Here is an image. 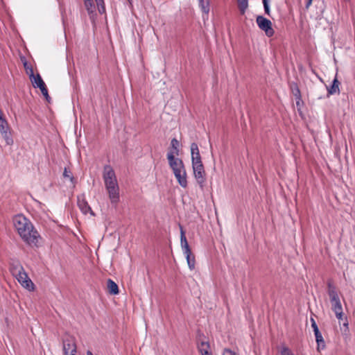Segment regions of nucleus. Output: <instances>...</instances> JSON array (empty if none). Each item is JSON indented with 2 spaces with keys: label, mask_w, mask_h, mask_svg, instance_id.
<instances>
[{
  "label": "nucleus",
  "mask_w": 355,
  "mask_h": 355,
  "mask_svg": "<svg viewBox=\"0 0 355 355\" xmlns=\"http://www.w3.org/2000/svg\"><path fill=\"white\" fill-rule=\"evenodd\" d=\"M85 6L89 12H92L94 10V5L92 0H85Z\"/></svg>",
  "instance_id": "obj_24"
},
{
  "label": "nucleus",
  "mask_w": 355,
  "mask_h": 355,
  "mask_svg": "<svg viewBox=\"0 0 355 355\" xmlns=\"http://www.w3.org/2000/svg\"><path fill=\"white\" fill-rule=\"evenodd\" d=\"M43 96L45 97V98L46 99V101H49V99H50L51 98H50V96H49V93H48V92H47V93H46L45 94H44Z\"/></svg>",
  "instance_id": "obj_35"
},
{
  "label": "nucleus",
  "mask_w": 355,
  "mask_h": 355,
  "mask_svg": "<svg viewBox=\"0 0 355 355\" xmlns=\"http://www.w3.org/2000/svg\"><path fill=\"white\" fill-rule=\"evenodd\" d=\"M180 243L183 253L186 257L188 266L190 270H193L195 268L196 263L195 257L192 254L191 248L185 236V232L182 227H180Z\"/></svg>",
  "instance_id": "obj_5"
},
{
  "label": "nucleus",
  "mask_w": 355,
  "mask_h": 355,
  "mask_svg": "<svg viewBox=\"0 0 355 355\" xmlns=\"http://www.w3.org/2000/svg\"><path fill=\"white\" fill-rule=\"evenodd\" d=\"M263 8H264L265 13L267 15L270 16V6H269L268 2L263 3Z\"/></svg>",
  "instance_id": "obj_29"
},
{
  "label": "nucleus",
  "mask_w": 355,
  "mask_h": 355,
  "mask_svg": "<svg viewBox=\"0 0 355 355\" xmlns=\"http://www.w3.org/2000/svg\"><path fill=\"white\" fill-rule=\"evenodd\" d=\"M312 1L313 0H308L306 5V8H308L311 4Z\"/></svg>",
  "instance_id": "obj_36"
},
{
  "label": "nucleus",
  "mask_w": 355,
  "mask_h": 355,
  "mask_svg": "<svg viewBox=\"0 0 355 355\" xmlns=\"http://www.w3.org/2000/svg\"><path fill=\"white\" fill-rule=\"evenodd\" d=\"M96 3L98 6V10L101 13H103L105 11V7L103 5V0H96Z\"/></svg>",
  "instance_id": "obj_27"
},
{
  "label": "nucleus",
  "mask_w": 355,
  "mask_h": 355,
  "mask_svg": "<svg viewBox=\"0 0 355 355\" xmlns=\"http://www.w3.org/2000/svg\"><path fill=\"white\" fill-rule=\"evenodd\" d=\"M30 80L35 88L40 89V87L45 85L44 80L39 73H37V75H34L33 77L30 78Z\"/></svg>",
  "instance_id": "obj_15"
},
{
  "label": "nucleus",
  "mask_w": 355,
  "mask_h": 355,
  "mask_svg": "<svg viewBox=\"0 0 355 355\" xmlns=\"http://www.w3.org/2000/svg\"><path fill=\"white\" fill-rule=\"evenodd\" d=\"M199 6L203 12L208 14L209 12V0H199Z\"/></svg>",
  "instance_id": "obj_20"
},
{
  "label": "nucleus",
  "mask_w": 355,
  "mask_h": 355,
  "mask_svg": "<svg viewBox=\"0 0 355 355\" xmlns=\"http://www.w3.org/2000/svg\"><path fill=\"white\" fill-rule=\"evenodd\" d=\"M77 205L83 214H87V213H90L92 215H94L92 208L86 200L85 194L78 196Z\"/></svg>",
  "instance_id": "obj_11"
},
{
  "label": "nucleus",
  "mask_w": 355,
  "mask_h": 355,
  "mask_svg": "<svg viewBox=\"0 0 355 355\" xmlns=\"http://www.w3.org/2000/svg\"><path fill=\"white\" fill-rule=\"evenodd\" d=\"M334 313L338 320L340 330L343 334L347 335L348 328V320L347 316L343 313L341 303L337 295L334 293Z\"/></svg>",
  "instance_id": "obj_4"
},
{
  "label": "nucleus",
  "mask_w": 355,
  "mask_h": 355,
  "mask_svg": "<svg viewBox=\"0 0 355 355\" xmlns=\"http://www.w3.org/2000/svg\"><path fill=\"white\" fill-rule=\"evenodd\" d=\"M340 82L337 80L336 77H334V94L335 93H338L339 94L340 93V89H339V85H340Z\"/></svg>",
  "instance_id": "obj_28"
},
{
  "label": "nucleus",
  "mask_w": 355,
  "mask_h": 355,
  "mask_svg": "<svg viewBox=\"0 0 355 355\" xmlns=\"http://www.w3.org/2000/svg\"><path fill=\"white\" fill-rule=\"evenodd\" d=\"M63 177L64 178H69L71 182H73L74 180V178L72 175V173L66 167L64 168L63 171Z\"/></svg>",
  "instance_id": "obj_23"
},
{
  "label": "nucleus",
  "mask_w": 355,
  "mask_h": 355,
  "mask_svg": "<svg viewBox=\"0 0 355 355\" xmlns=\"http://www.w3.org/2000/svg\"><path fill=\"white\" fill-rule=\"evenodd\" d=\"M281 355H295L291 350L287 347H282L281 349Z\"/></svg>",
  "instance_id": "obj_26"
},
{
  "label": "nucleus",
  "mask_w": 355,
  "mask_h": 355,
  "mask_svg": "<svg viewBox=\"0 0 355 355\" xmlns=\"http://www.w3.org/2000/svg\"><path fill=\"white\" fill-rule=\"evenodd\" d=\"M191 153L192 165L202 163L201 160V156L200 155L198 146L196 143H192L191 144Z\"/></svg>",
  "instance_id": "obj_13"
},
{
  "label": "nucleus",
  "mask_w": 355,
  "mask_h": 355,
  "mask_svg": "<svg viewBox=\"0 0 355 355\" xmlns=\"http://www.w3.org/2000/svg\"><path fill=\"white\" fill-rule=\"evenodd\" d=\"M12 223L17 233L26 243L30 245H37L40 235L29 219L22 214H18L13 217Z\"/></svg>",
  "instance_id": "obj_1"
},
{
  "label": "nucleus",
  "mask_w": 355,
  "mask_h": 355,
  "mask_svg": "<svg viewBox=\"0 0 355 355\" xmlns=\"http://www.w3.org/2000/svg\"><path fill=\"white\" fill-rule=\"evenodd\" d=\"M295 100H296V107H297V111L299 112L300 114H302V107L303 106V101L302 100V97L300 98H295Z\"/></svg>",
  "instance_id": "obj_25"
},
{
  "label": "nucleus",
  "mask_w": 355,
  "mask_h": 355,
  "mask_svg": "<svg viewBox=\"0 0 355 355\" xmlns=\"http://www.w3.org/2000/svg\"><path fill=\"white\" fill-rule=\"evenodd\" d=\"M241 15H244L249 6V0H236Z\"/></svg>",
  "instance_id": "obj_18"
},
{
  "label": "nucleus",
  "mask_w": 355,
  "mask_h": 355,
  "mask_svg": "<svg viewBox=\"0 0 355 355\" xmlns=\"http://www.w3.org/2000/svg\"><path fill=\"white\" fill-rule=\"evenodd\" d=\"M167 159L173 173L185 170L182 160L173 156V153H167Z\"/></svg>",
  "instance_id": "obj_10"
},
{
  "label": "nucleus",
  "mask_w": 355,
  "mask_h": 355,
  "mask_svg": "<svg viewBox=\"0 0 355 355\" xmlns=\"http://www.w3.org/2000/svg\"><path fill=\"white\" fill-rule=\"evenodd\" d=\"M107 288L109 293L112 295H116L119 293L118 285L111 279H108L107 282Z\"/></svg>",
  "instance_id": "obj_17"
},
{
  "label": "nucleus",
  "mask_w": 355,
  "mask_h": 355,
  "mask_svg": "<svg viewBox=\"0 0 355 355\" xmlns=\"http://www.w3.org/2000/svg\"><path fill=\"white\" fill-rule=\"evenodd\" d=\"M259 28L263 31L268 37H272L275 34V31L272 27V22L266 17L259 15L256 19Z\"/></svg>",
  "instance_id": "obj_7"
},
{
  "label": "nucleus",
  "mask_w": 355,
  "mask_h": 355,
  "mask_svg": "<svg viewBox=\"0 0 355 355\" xmlns=\"http://www.w3.org/2000/svg\"><path fill=\"white\" fill-rule=\"evenodd\" d=\"M0 132L5 139L7 145H12L13 144V139L11 137V134L9 131V126L7 121L3 117V112L0 108Z\"/></svg>",
  "instance_id": "obj_6"
},
{
  "label": "nucleus",
  "mask_w": 355,
  "mask_h": 355,
  "mask_svg": "<svg viewBox=\"0 0 355 355\" xmlns=\"http://www.w3.org/2000/svg\"><path fill=\"white\" fill-rule=\"evenodd\" d=\"M344 1H346V2H349L350 1V0H344Z\"/></svg>",
  "instance_id": "obj_38"
},
{
  "label": "nucleus",
  "mask_w": 355,
  "mask_h": 355,
  "mask_svg": "<svg viewBox=\"0 0 355 355\" xmlns=\"http://www.w3.org/2000/svg\"><path fill=\"white\" fill-rule=\"evenodd\" d=\"M40 89L43 95L48 92V89L46 87V85L44 86H42V87H40Z\"/></svg>",
  "instance_id": "obj_33"
},
{
  "label": "nucleus",
  "mask_w": 355,
  "mask_h": 355,
  "mask_svg": "<svg viewBox=\"0 0 355 355\" xmlns=\"http://www.w3.org/2000/svg\"><path fill=\"white\" fill-rule=\"evenodd\" d=\"M201 355H211L212 353L210 351L204 350L202 352H200Z\"/></svg>",
  "instance_id": "obj_34"
},
{
  "label": "nucleus",
  "mask_w": 355,
  "mask_h": 355,
  "mask_svg": "<svg viewBox=\"0 0 355 355\" xmlns=\"http://www.w3.org/2000/svg\"><path fill=\"white\" fill-rule=\"evenodd\" d=\"M194 177L200 188H203L206 182L205 171L202 163L192 165Z\"/></svg>",
  "instance_id": "obj_8"
},
{
  "label": "nucleus",
  "mask_w": 355,
  "mask_h": 355,
  "mask_svg": "<svg viewBox=\"0 0 355 355\" xmlns=\"http://www.w3.org/2000/svg\"><path fill=\"white\" fill-rule=\"evenodd\" d=\"M263 3L268 2V0H262Z\"/></svg>",
  "instance_id": "obj_37"
},
{
  "label": "nucleus",
  "mask_w": 355,
  "mask_h": 355,
  "mask_svg": "<svg viewBox=\"0 0 355 355\" xmlns=\"http://www.w3.org/2000/svg\"><path fill=\"white\" fill-rule=\"evenodd\" d=\"M63 351L64 355L69 354H76V339L73 336L67 335L62 340Z\"/></svg>",
  "instance_id": "obj_9"
},
{
  "label": "nucleus",
  "mask_w": 355,
  "mask_h": 355,
  "mask_svg": "<svg viewBox=\"0 0 355 355\" xmlns=\"http://www.w3.org/2000/svg\"><path fill=\"white\" fill-rule=\"evenodd\" d=\"M291 90H292V93H293V96H295V98L302 97L300 90L298 86L297 85V84H293V85H292Z\"/></svg>",
  "instance_id": "obj_22"
},
{
  "label": "nucleus",
  "mask_w": 355,
  "mask_h": 355,
  "mask_svg": "<svg viewBox=\"0 0 355 355\" xmlns=\"http://www.w3.org/2000/svg\"><path fill=\"white\" fill-rule=\"evenodd\" d=\"M311 327L313 328V330L314 331V334L315 336V340L318 344V348H324V341L323 340L322 336L321 333L319 331L318 327L316 324L315 320L311 318Z\"/></svg>",
  "instance_id": "obj_12"
},
{
  "label": "nucleus",
  "mask_w": 355,
  "mask_h": 355,
  "mask_svg": "<svg viewBox=\"0 0 355 355\" xmlns=\"http://www.w3.org/2000/svg\"><path fill=\"white\" fill-rule=\"evenodd\" d=\"M24 67L26 73L29 76V78L31 77H33V76L35 74H34V71H33V69L32 66L30 64H28L26 61H25L24 62Z\"/></svg>",
  "instance_id": "obj_21"
},
{
  "label": "nucleus",
  "mask_w": 355,
  "mask_h": 355,
  "mask_svg": "<svg viewBox=\"0 0 355 355\" xmlns=\"http://www.w3.org/2000/svg\"><path fill=\"white\" fill-rule=\"evenodd\" d=\"M103 178L111 202L116 204L119 201V188L115 172L111 166H104Z\"/></svg>",
  "instance_id": "obj_2"
},
{
  "label": "nucleus",
  "mask_w": 355,
  "mask_h": 355,
  "mask_svg": "<svg viewBox=\"0 0 355 355\" xmlns=\"http://www.w3.org/2000/svg\"><path fill=\"white\" fill-rule=\"evenodd\" d=\"M197 348L199 352H202L204 350L210 351V345L207 341H200L198 343Z\"/></svg>",
  "instance_id": "obj_19"
},
{
  "label": "nucleus",
  "mask_w": 355,
  "mask_h": 355,
  "mask_svg": "<svg viewBox=\"0 0 355 355\" xmlns=\"http://www.w3.org/2000/svg\"><path fill=\"white\" fill-rule=\"evenodd\" d=\"M175 178L177 179L179 184L183 187L186 188L187 187V172L186 170L182 171H177L173 173Z\"/></svg>",
  "instance_id": "obj_14"
},
{
  "label": "nucleus",
  "mask_w": 355,
  "mask_h": 355,
  "mask_svg": "<svg viewBox=\"0 0 355 355\" xmlns=\"http://www.w3.org/2000/svg\"><path fill=\"white\" fill-rule=\"evenodd\" d=\"M223 355H236L235 352L229 349H225Z\"/></svg>",
  "instance_id": "obj_32"
},
{
  "label": "nucleus",
  "mask_w": 355,
  "mask_h": 355,
  "mask_svg": "<svg viewBox=\"0 0 355 355\" xmlns=\"http://www.w3.org/2000/svg\"><path fill=\"white\" fill-rule=\"evenodd\" d=\"M179 141L177 139L173 138L171 141V148L168 153H173V156L179 154Z\"/></svg>",
  "instance_id": "obj_16"
},
{
  "label": "nucleus",
  "mask_w": 355,
  "mask_h": 355,
  "mask_svg": "<svg viewBox=\"0 0 355 355\" xmlns=\"http://www.w3.org/2000/svg\"><path fill=\"white\" fill-rule=\"evenodd\" d=\"M10 271L24 288L28 291L34 290V284L28 277L21 263L19 262L12 263L10 266Z\"/></svg>",
  "instance_id": "obj_3"
},
{
  "label": "nucleus",
  "mask_w": 355,
  "mask_h": 355,
  "mask_svg": "<svg viewBox=\"0 0 355 355\" xmlns=\"http://www.w3.org/2000/svg\"><path fill=\"white\" fill-rule=\"evenodd\" d=\"M329 285V296L331 302H333V290L331 288V283H328Z\"/></svg>",
  "instance_id": "obj_31"
},
{
  "label": "nucleus",
  "mask_w": 355,
  "mask_h": 355,
  "mask_svg": "<svg viewBox=\"0 0 355 355\" xmlns=\"http://www.w3.org/2000/svg\"><path fill=\"white\" fill-rule=\"evenodd\" d=\"M327 90V96L333 94V82L330 83L328 86H326Z\"/></svg>",
  "instance_id": "obj_30"
}]
</instances>
